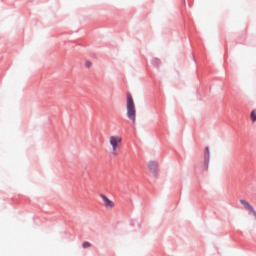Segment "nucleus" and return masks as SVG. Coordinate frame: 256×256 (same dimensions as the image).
<instances>
[{
    "label": "nucleus",
    "instance_id": "1",
    "mask_svg": "<svg viewBox=\"0 0 256 256\" xmlns=\"http://www.w3.org/2000/svg\"><path fill=\"white\" fill-rule=\"evenodd\" d=\"M126 116L135 125L137 121V110L135 109V101H133L131 94H127Z\"/></svg>",
    "mask_w": 256,
    "mask_h": 256
},
{
    "label": "nucleus",
    "instance_id": "2",
    "mask_svg": "<svg viewBox=\"0 0 256 256\" xmlns=\"http://www.w3.org/2000/svg\"><path fill=\"white\" fill-rule=\"evenodd\" d=\"M123 143V138L118 135H113L109 137V144L112 148V155L117 157L119 155V150L121 149V145Z\"/></svg>",
    "mask_w": 256,
    "mask_h": 256
},
{
    "label": "nucleus",
    "instance_id": "3",
    "mask_svg": "<svg viewBox=\"0 0 256 256\" xmlns=\"http://www.w3.org/2000/svg\"><path fill=\"white\" fill-rule=\"evenodd\" d=\"M147 167L154 179H159V162L151 160L148 162Z\"/></svg>",
    "mask_w": 256,
    "mask_h": 256
},
{
    "label": "nucleus",
    "instance_id": "4",
    "mask_svg": "<svg viewBox=\"0 0 256 256\" xmlns=\"http://www.w3.org/2000/svg\"><path fill=\"white\" fill-rule=\"evenodd\" d=\"M100 197L106 209H113V207H115V202L109 199V197H107L105 194H100Z\"/></svg>",
    "mask_w": 256,
    "mask_h": 256
},
{
    "label": "nucleus",
    "instance_id": "5",
    "mask_svg": "<svg viewBox=\"0 0 256 256\" xmlns=\"http://www.w3.org/2000/svg\"><path fill=\"white\" fill-rule=\"evenodd\" d=\"M209 161H211V151L209 150V146H206L204 151V168L206 171L209 169Z\"/></svg>",
    "mask_w": 256,
    "mask_h": 256
},
{
    "label": "nucleus",
    "instance_id": "6",
    "mask_svg": "<svg viewBox=\"0 0 256 256\" xmlns=\"http://www.w3.org/2000/svg\"><path fill=\"white\" fill-rule=\"evenodd\" d=\"M240 203H241V205H243L244 209H247V211L252 213V215H254V217L256 218L255 208H253V206H251V204H249V202H247L246 200H240Z\"/></svg>",
    "mask_w": 256,
    "mask_h": 256
},
{
    "label": "nucleus",
    "instance_id": "7",
    "mask_svg": "<svg viewBox=\"0 0 256 256\" xmlns=\"http://www.w3.org/2000/svg\"><path fill=\"white\" fill-rule=\"evenodd\" d=\"M240 203H241V205H243L244 209H247V211L252 213V215H254V217L256 218L255 208H253V206H251V204H249V202H247L246 200H240Z\"/></svg>",
    "mask_w": 256,
    "mask_h": 256
},
{
    "label": "nucleus",
    "instance_id": "8",
    "mask_svg": "<svg viewBox=\"0 0 256 256\" xmlns=\"http://www.w3.org/2000/svg\"><path fill=\"white\" fill-rule=\"evenodd\" d=\"M159 63H161L159 59L157 58L152 59V64L154 65V67H159Z\"/></svg>",
    "mask_w": 256,
    "mask_h": 256
},
{
    "label": "nucleus",
    "instance_id": "9",
    "mask_svg": "<svg viewBox=\"0 0 256 256\" xmlns=\"http://www.w3.org/2000/svg\"><path fill=\"white\" fill-rule=\"evenodd\" d=\"M252 122L255 123L256 121V110H253L250 115Z\"/></svg>",
    "mask_w": 256,
    "mask_h": 256
},
{
    "label": "nucleus",
    "instance_id": "10",
    "mask_svg": "<svg viewBox=\"0 0 256 256\" xmlns=\"http://www.w3.org/2000/svg\"><path fill=\"white\" fill-rule=\"evenodd\" d=\"M82 247H83V249H89V247H91V244L89 242L85 241V242H83Z\"/></svg>",
    "mask_w": 256,
    "mask_h": 256
},
{
    "label": "nucleus",
    "instance_id": "11",
    "mask_svg": "<svg viewBox=\"0 0 256 256\" xmlns=\"http://www.w3.org/2000/svg\"><path fill=\"white\" fill-rule=\"evenodd\" d=\"M85 65H86V67L89 68V67H91L92 64H91V62L87 61Z\"/></svg>",
    "mask_w": 256,
    "mask_h": 256
}]
</instances>
